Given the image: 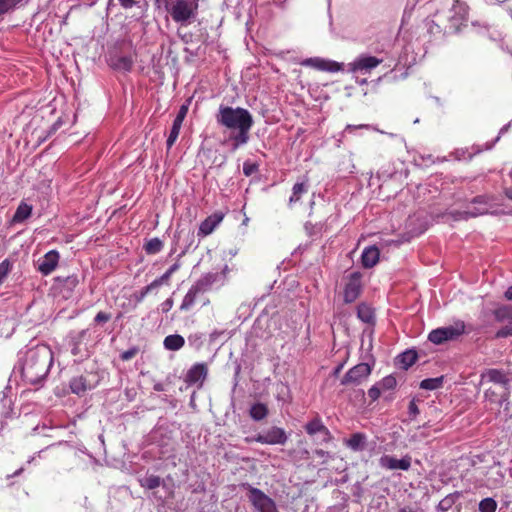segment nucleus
I'll return each mask as SVG.
<instances>
[{
  "instance_id": "1",
  "label": "nucleus",
  "mask_w": 512,
  "mask_h": 512,
  "mask_svg": "<svg viewBox=\"0 0 512 512\" xmlns=\"http://www.w3.org/2000/svg\"><path fill=\"white\" fill-rule=\"evenodd\" d=\"M53 364V352L44 344L28 349L20 358L17 368L22 380L35 389L44 385Z\"/></svg>"
},
{
  "instance_id": "2",
  "label": "nucleus",
  "mask_w": 512,
  "mask_h": 512,
  "mask_svg": "<svg viewBox=\"0 0 512 512\" xmlns=\"http://www.w3.org/2000/svg\"><path fill=\"white\" fill-rule=\"evenodd\" d=\"M216 121L232 132L229 137L232 141V151L248 143L249 131L254 121L247 109L221 105L216 114Z\"/></svg>"
},
{
  "instance_id": "3",
  "label": "nucleus",
  "mask_w": 512,
  "mask_h": 512,
  "mask_svg": "<svg viewBox=\"0 0 512 512\" xmlns=\"http://www.w3.org/2000/svg\"><path fill=\"white\" fill-rule=\"evenodd\" d=\"M441 3L447 9L437 12L438 21L443 22L445 20L447 22V25L444 26L445 32H458L468 20L469 8L467 4L461 0H441Z\"/></svg>"
},
{
  "instance_id": "4",
  "label": "nucleus",
  "mask_w": 512,
  "mask_h": 512,
  "mask_svg": "<svg viewBox=\"0 0 512 512\" xmlns=\"http://www.w3.org/2000/svg\"><path fill=\"white\" fill-rule=\"evenodd\" d=\"M163 3L173 21L181 25L191 24L197 16L198 0H163Z\"/></svg>"
},
{
  "instance_id": "5",
  "label": "nucleus",
  "mask_w": 512,
  "mask_h": 512,
  "mask_svg": "<svg viewBox=\"0 0 512 512\" xmlns=\"http://www.w3.org/2000/svg\"><path fill=\"white\" fill-rule=\"evenodd\" d=\"M465 332V323L456 321L453 325L440 327L432 330L428 335V340L433 344L440 345L447 341L457 339Z\"/></svg>"
},
{
  "instance_id": "6",
  "label": "nucleus",
  "mask_w": 512,
  "mask_h": 512,
  "mask_svg": "<svg viewBox=\"0 0 512 512\" xmlns=\"http://www.w3.org/2000/svg\"><path fill=\"white\" fill-rule=\"evenodd\" d=\"M248 490V500L258 512H278L275 501L262 490L251 486L249 483L242 485Z\"/></svg>"
},
{
  "instance_id": "7",
  "label": "nucleus",
  "mask_w": 512,
  "mask_h": 512,
  "mask_svg": "<svg viewBox=\"0 0 512 512\" xmlns=\"http://www.w3.org/2000/svg\"><path fill=\"white\" fill-rule=\"evenodd\" d=\"M90 340L89 329L81 331H72L67 337L68 346L72 355L86 357L88 356V342Z\"/></svg>"
},
{
  "instance_id": "8",
  "label": "nucleus",
  "mask_w": 512,
  "mask_h": 512,
  "mask_svg": "<svg viewBox=\"0 0 512 512\" xmlns=\"http://www.w3.org/2000/svg\"><path fill=\"white\" fill-rule=\"evenodd\" d=\"M99 384V375L96 372H86L85 374L73 377L70 380L69 387L73 394L84 395L87 391L94 389Z\"/></svg>"
},
{
  "instance_id": "9",
  "label": "nucleus",
  "mask_w": 512,
  "mask_h": 512,
  "mask_svg": "<svg viewBox=\"0 0 512 512\" xmlns=\"http://www.w3.org/2000/svg\"><path fill=\"white\" fill-rule=\"evenodd\" d=\"M372 367L368 363H359L350 368L341 379L342 385L358 386L368 379Z\"/></svg>"
},
{
  "instance_id": "10",
  "label": "nucleus",
  "mask_w": 512,
  "mask_h": 512,
  "mask_svg": "<svg viewBox=\"0 0 512 512\" xmlns=\"http://www.w3.org/2000/svg\"><path fill=\"white\" fill-rule=\"evenodd\" d=\"M256 442L268 445H284L287 442V434L280 427H271L270 429L255 435Z\"/></svg>"
},
{
  "instance_id": "11",
  "label": "nucleus",
  "mask_w": 512,
  "mask_h": 512,
  "mask_svg": "<svg viewBox=\"0 0 512 512\" xmlns=\"http://www.w3.org/2000/svg\"><path fill=\"white\" fill-rule=\"evenodd\" d=\"M379 465L387 470L407 471L411 467V457L409 455H405L401 459H397L390 455H383L379 459Z\"/></svg>"
},
{
  "instance_id": "12",
  "label": "nucleus",
  "mask_w": 512,
  "mask_h": 512,
  "mask_svg": "<svg viewBox=\"0 0 512 512\" xmlns=\"http://www.w3.org/2000/svg\"><path fill=\"white\" fill-rule=\"evenodd\" d=\"M382 62L381 59H378L374 56L362 55L356 58L352 63H350L349 70L351 72H370L372 69L376 68Z\"/></svg>"
},
{
  "instance_id": "13",
  "label": "nucleus",
  "mask_w": 512,
  "mask_h": 512,
  "mask_svg": "<svg viewBox=\"0 0 512 512\" xmlns=\"http://www.w3.org/2000/svg\"><path fill=\"white\" fill-rule=\"evenodd\" d=\"M509 396L510 387H504L503 389L499 387L489 388L484 393V397L488 402L499 407L506 405L505 409H507Z\"/></svg>"
},
{
  "instance_id": "14",
  "label": "nucleus",
  "mask_w": 512,
  "mask_h": 512,
  "mask_svg": "<svg viewBox=\"0 0 512 512\" xmlns=\"http://www.w3.org/2000/svg\"><path fill=\"white\" fill-rule=\"evenodd\" d=\"M302 65L304 66H311L321 71H327V72H338L342 70L343 64L332 61V60H325L319 57L314 58H308L302 62Z\"/></svg>"
},
{
  "instance_id": "15",
  "label": "nucleus",
  "mask_w": 512,
  "mask_h": 512,
  "mask_svg": "<svg viewBox=\"0 0 512 512\" xmlns=\"http://www.w3.org/2000/svg\"><path fill=\"white\" fill-rule=\"evenodd\" d=\"M207 374V365L204 363H196L187 371L185 382L189 385L199 384L201 387L207 377Z\"/></svg>"
},
{
  "instance_id": "16",
  "label": "nucleus",
  "mask_w": 512,
  "mask_h": 512,
  "mask_svg": "<svg viewBox=\"0 0 512 512\" xmlns=\"http://www.w3.org/2000/svg\"><path fill=\"white\" fill-rule=\"evenodd\" d=\"M59 253L56 250L48 251L41 259L38 261V270L43 275H49L52 273L58 265L59 262Z\"/></svg>"
},
{
  "instance_id": "17",
  "label": "nucleus",
  "mask_w": 512,
  "mask_h": 512,
  "mask_svg": "<svg viewBox=\"0 0 512 512\" xmlns=\"http://www.w3.org/2000/svg\"><path fill=\"white\" fill-rule=\"evenodd\" d=\"M223 275L218 272H208L203 274L193 285L198 289L201 294H204L212 289V287L221 281Z\"/></svg>"
},
{
  "instance_id": "18",
  "label": "nucleus",
  "mask_w": 512,
  "mask_h": 512,
  "mask_svg": "<svg viewBox=\"0 0 512 512\" xmlns=\"http://www.w3.org/2000/svg\"><path fill=\"white\" fill-rule=\"evenodd\" d=\"M487 213L488 207L486 198L483 196H478L472 200L471 205H469L467 209L462 212V215L464 219H468L471 217H477Z\"/></svg>"
},
{
  "instance_id": "19",
  "label": "nucleus",
  "mask_w": 512,
  "mask_h": 512,
  "mask_svg": "<svg viewBox=\"0 0 512 512\" xmlns=\"http://www.w3.org/2000/svg\"><path fill=\"white\" fill-rule=\"evenodd\" d=\"M224 214L215 212L203 220L198 229V236L205 237L210 235L216 227L222 222Z\"/></svg>"
},
{
  "instance_id": "20",
  "label": "nucleus",
  "mask_w": 512,
  "mask_h": 512,
  "mask_svg": "<svg viewBox=\"0 0 512 512\" xmlns=\"http://www.w3.org/2000/svg\"><path fill=\"white\" fill-rule=\"evenodd\" d=\"M55 282L57 283L58 287L60 288V291L64 298H69L74 289L79 284V279L77 275H69V276H57L55 278Z\"/></svg>"
},
{
  "instance_id": "21",
  "label": "nucleus",
  "mask_w": 512,
  "mask_h": 512,
  "mask_svg": "<svg viewBox=\"0 0 512 512\" xmlns=\"http://www.w3.org/2000/svg\"><path fill=\"white\" fill-rule=\"evenodd\" d=\"M482 379H487L488 381L493 382L497 385V387L501 389L504 387L511 388V380L502 370L488 369L485 373L482 374Z\"/></svg>"
},
{
  "instance_id": "22",
  "label": "nucleus",
  "mask_w": 512,
  "mask_h": 512,
  "mask_svg": "<svg viewBox=\"0 0 512 512\" xmlns=\"http://www.w3.org/2000/svg\"><path fill=\"white\" fill-rule=\"evenodd\" d=\"M109 65L115 70L131 71L134 58L131 55L114 54L109 57Z\"/></svg>"
},
{
  "instance_id": "23",
  "label": "nucleus",
  "mask_w": 512,
  "mask_h": 512,
  "mask_svg": "<svg viewBox=\"0 0 512 512\" xmlns=\"http://www.w3.org/2000/svg\"><path fill=\"white\" fill-rule=\"evenodd\" d=\"M361 283L360 278L353 275L344 289V301L346 303L354 302L360 295Z\"/></svg>"
},
{
  "instance_id": "24",
  "label": "nucleus",
  "mask_w": 512,
  "mask_h": 512,
  "mask_svg": "<svg viewBox=\"0 0 512 512\" xmlns=\"http://www.w3.org/2000/svg\"><path fill=\"white\" fill-rule=\"evenodd\" d=\"M305 430L309 435L321 434V440L327 442L331 439L330 431L325 427L319 418H315L308 422Z\"/></svg>"
},
{
  "instance_id": "25",
  "label": "nucleus",
  "mask_w": 512,
  "mask_h": 512,
  "mask_svg": "<svg viewBox=\"0 0 512 512\" xmlns=\"http://www.w3.org/2000/svg\"><path fill=\"white\" fill-rule=\"evenodd\" d=\"M380 251L376 246L366 247L361 255V262L364 268H372L379 261Z\"/></svg>"
},
{
  "instance_id": "26",
  "label": "nucleus",
  "mask_w": 512,
  "mask_h": 512,
  "mask_svg": "<svg viewBox=\"0 0 512 512\" xmlns=\"http://www.w3.org/2000/svg\"><path fill=\"white\" fill-rule=\"evenodd\" d=\"M32 211H33L32 205L22 201L18 205V207L12 217L11 223L12 224H21V223L25 222L32 215Z\"/></svg>"
},
{
  "instance_id": "27",
  "label": "nucleus",
  "mask_w": 512,
  "mask_h": 512,
  "mask_svg": "<svg viewBox=\"0 0 512 512\" xmlns=\"http://www.w3.org/2000/svg\"><path fill=\"white\" fill-rule=\"evenodd\" d=\"M346 445L353 451H362L366 448L367 437L364 433H354L346 440Z\"/></svg>"
},
{
  "instance_id": "28",
  "label": "nucleus",
  "mask_w": 512,
  "mask_h": 512,
  "mask_svg": "<svg viewBox=\"0 0 512 512\" xmlns=\"http://www.w3.org/2000/svg\"><path fill=\"white\" fill-rule=\"evenodd\" d=\"M185 344V339L179 334H171L164 338L163 346L168 351H178Z\"/></svg>"
},
{
  "instance_id": "29",
  "label": "nucleus",
  "mask_w": 512,
  "mask_h": 512,
  "mask_svg": "<svg viewBox=\"0 0 512 512\" xmlns=\"http://www.w3.org/2000/svg\"><path fill=\"white\" fill-rule=\"evenodd\" d=\"M418 355L415 350H406L396 358L397 364L404 370L410 368L417 360Z\"/></svg>"
},
{
  "instance_id": "30",
  "label": "nucleus",
  "mask_w": 512,
  "mask_h": 512,
  "mask_svg": "<svg viewBox=\"0 0 512 512\" xmlns=\"http://www.w3.org/2000/svg\"><path fill=\"white\" fill-rule=\"evenodd\" d=\"M199 295H201V293L194 285H192L182 300L180 310L189 311L195 304V301Z\"/></svg>"
},
{
  "instance_id": "31",
  "label": "nucleus",
  "mask_w": 512,
  "mask_h": 512,
  "mask_svg": "<svg viewBox=\"0 0 512 512\" xmlns=\"http://www.w3.org/2000/svg\"><path fill=\"white\" fill-rule=\"evenodd\" d=\"M249 415L254 421H261L268 415V407L264 403H255L249 410Z\"/></svg>"
},
{
  "instance_id": "32",
  "label": "nucleus",
  "mask_w": 512,
  "mask_h": 512,
  "mask_svg": "<svg viewBox=\"0 0 512 512\" xmlns=\"http://www.w3.org/2000/svg\"><path fill=\"white\" fill-rule=\"evenodd\" d=\"M357 316L364 323L373 322L375 317L373 309L365 303H361L358 305Z\"/></svg>"
},
{
  "instance_id": "33",
  "label": "nucleus",
  "mask_w": 512,
  "mask_h": 512,
  "mask_svg": "<svg viewBox=\"0 0 512 512\" xmlns=\"http://www.w3.org/2000/svg\"><path fill=\"white\" fill-rule=\"evenodd\" d=\"M163 246H164L163 241L157 237H154V238L149 239L144 244L143 248H144L146 254L155 255L163 249Z\"/></svg>"
},
{
  "instance_id": "34",
  "label": "nucleus",
  "mask_w": 512,
  "mask_h": 512,
  "mask_svg": "<svg viewBox=\"0 0 512 512\" xmlns=\"http://www.w3.org/2000/svg\"><path fill=\"white\" fill-rule=\"evenodd\" d=\"M24 0H0V18L13 12Z\"/></svg>"
},
{
  "instance_id": "35",
  "label": "nucleus",
  "mask_w": 512,
  "mask_h": 512,
  "mask_svg": "<svg viewBox=\"0 0 512 512\" xmlns=\"http://www.w3.org/2000/svg\"><path fill=\"white\" fill-rule=\"evenodd\" d=\"M496 321L505 323L512 320V307L505 305L497 308L494 312Z\"/></svg>"
},
{
  "instance_id": "36",
  "label": "nucleus",
  "mask_w": 512,
  "mask_h": 512,
  "mask_svg": "<svg viewBox=\"0 0 512 512\" xmlns=\"http://www.w3.org/2000/svg\"><path fill=\"white\" fill-rule=\"evenodd\" d=\"M443 376L435 377V378H427L420 382V388L424 390H436L442 387L443 385Z\"/></svg>"
},
{
  "instance_id": "37",
  "label": "nucleus",
  "mask_w": 512,
  "mask_h": 512,
  "mask_svg": "<svg viewBox=\"0 0 512 512\" xmlns=\"http://www.w3.org/2000/svg\"><path fill=\"white\" fill-rule=\"evenodd\" d=\"M159 287L160 285L156 280L152 281L149 285L143 287L139 292L135 293V300L138 303L142 302L149 293L153 292Z\"/></svg>"
},
{
  "instance_id": "38",
  "label": "nucleus",
  "mask_w": 512,
  "mask_h": 512,
  "mask_svg": "<svg viewBox=\"0 0 512 512\" xmlns=\"http://www.w3.org/2000/svg\"><path fill=\"white\" fill-rule=\"evenodd\" d=\"M307 192V186L304 183H296L292 188V195L289 203L293 204L300 200L301 196Z\"/></svg>"
},
{
  "instance_id": "39",
  "label": "nucleus",
  "mask_w": 512,
  "mask_h": 512,
  "mask_svg": "<svg viewBox=\"0 0 512 512\" xmlns=\"http://www.w3.org/2000/svg\"><path fill=\"white\" fill-rule=\"evenodd\" d=\"M179 268L180 264L176 262L164 274H162L159 278L155 280L158 282L160 286L168 285L172 274L175 273Z\"/></svg>"
},
{
  "instance_id": "40",
  "label": "nucleus",
  "mask_w": 512,
  "mask_h": 512,
  "mask_svg": "<svg viewBox=\"0 0 512 512\" xmlns=\"http://www.w3.org/2000/svg\"><path fill=\"white\" fill-rule=\"evenodd\" d=\"M161 484V478L156 475H149L141 480V486L146 489H155Z\"/></svg>"
},
{
  "instance_id": "41",
  "label": "nucleus",
  "mask_w": 512,
  "mask_h": 512,
  "mask_svg": "<svg viewBox=\"0 0 512 512\" xmlns=\"http://www.w3.org/2000/svg\"><path fill=\"white\" fill-rule=\"evenodd\" d=\"M13 268V262L10 259H4L0 263V285L5 281L8 274L11 272Z\"/></svg>"
},
{
  "instance_id": "42",
  "label": "nucleus",
  "mask_w": 512,
  "mask_h": 512,
  "mask_svg": "<svg viewBox=\"0 0 512 512\" xmlns=\"http://www.w3.org/2000/svg\"><path fill=\"white\" fill-rule=\"evenodd\" d=\"M497 508V503L493 498H485L479 503V511L480 512H495Z\"/></svg>"
},
{
  "instance_id": "43",
  "label": "nucleus",
  "mask_w": 512,
  "mask_h": 512,
  "mask_svg": "<svg viewBox=\"0 0 512 512\" xmlns=\"http://www.w3.org/2000/svg\"><path fill=\"white\" fill-rule=\"evenodd\" d=\"M181 126L177 124H172V128L170 130L169 136L166 141L167 148L170 149L174 143L176 142L179 133H180Z\"/></svg>"
},
{
  "instance_id": "44",
  "label": "nucleus",
  "mask_w": 512,
  "mask_h": 512,
  "mask_svg": "<svg viewBox=\"0 0 512 512\" xmlns=\"http://www.w3.org/2000/svg\"><path fill=\"white\" fill-rule=\"evenodd\" d=\"M378 384L382 390H393L397 385V381L393 375H388L379 381Z\"/></svg>"
},
{
  "instance_id": "45",
  "label": "nucleus",
  "mask_w": 512,
  "mask_h": 512,
  "mask_svg": "<svg viewBox=\"0 0 512 512\" xmlns=\"http://www.w3.org/2000/svg\"><path fill=\"white\" fill-rule=\"evenodd\" d=\"M506 324L497 331L496 336L498 338H504L512 336V320L505 322Z\"/></svg>"
},
{
  "instance_id": "46",
  "label": "nucleus",
  "mask_w": 512,
  "mask_h": 512,
  "mask_svg": "<svg viewBox=\"0 0 512 512\" xmlns=\"http://www.w3.org/2000/svg\"><path fill=\"white\" fill-rule=\"evenodd\" d=\"M441 22H435L434 20H427L426 27L431 34H439L442 32Z\"/></svg>"
},
{
  "instance_id": "47",
  "label": "nucleus",
  "mask_w": 512,
  "mask_h": 512,
  "mask_svg": "<svg viewBox=\"0 0 512 512\" xmlns=\"http://www.w3.org/2000/svg\"><path fill=\"white\" fill-rule=\"evenodd\" d=\"M187 112H188V107L186 105H182L180 107L175 119L173 120V123L182 126V123L187 115Z\"/></svg>"
},
{
  "instance_id": "48",
  "label": "nucleus",
  "mask_w": 512,
  "mask_h": 512,
  "mask_svg": "<svg viewBox=\"0 0 512 512\" xmlns=\"http://www.w3.org/2000/svg\"><path fill=\"white\" fill-rule=\"evenodd\" d=\"M453 503H454V498H453V496L449 495L439 502L438 509L441 511H447L451 508Z\"/></svg>"
},
{
  "instance_id": "49",
  "label": "nucleus",
  "mask_w": 512,
  "mask_h": 512,
  "mask_svg": "<svg viewBox=\"0 0 512 512\" xmlns=\"http://www.w3.org/2000/svg\"><path fill=\"white\" fill-rule=\"evenodd\" d=\"M356 129H373V130H376L380 133H383V131L373 127L372 125H369V124H360V125H351V124H348L346 127H345V130L344 132H352Z\"/></svg>"
},
{
  "instance_id": "50",
  "label": "nucleus",
  "mask_w": 512,
  "mask_h": 512,
  "mask_svg": "<svg viewBox=\"0 0 512 512\" xmlns=\"http://www.w3.org/2000/svg\"><path fill=\"white\" fill-rule=\"evenodd\" d=\"M381 391H382V388L380 387V385L378 383H376L368 390V396L370 397V399L372 401H376L380 397Z\"/></svg>"
},
{
  "instance_id": "51",
  "label": "nucleus",
  "mask_w": 512,
  "mask_h": 512,
  "mask_svg": "<svg viewBox=\"0 0 512 512\" xmlns=\"http://www.w3.org/2000/svg\"><path fill=\"white\" fill-rule=\"evenodd\" d=\"M138 351L139 349L137 347H131L130 349L122 352L120 358L123 361H129L137 355Z\"/></svg>"
},
{
  "instance_id": "52",
  "label": "nucleus",
  "mask_w": 512,
  "mask_h": 512,
  "mask_svg": "<svg viewBox=\"0 0 512 512\" xmlns=\"http://www.w3.org/2000/svg\"><path fill=\"white\" fill-rule=\"evenodd\" d=\"M258 170V166L255 163H251L249 161L244 162L243 164V173L246 176H251Z\"/></svg>"
},
{
  "instance_id": "53",
  "label": "nucleus",
  "mask_w": 512,
  "mask_h": 512,
  "mask_svg": "<svg viewBox=\"0 0 512 512\" xmlns=\"http://www.w3.org/2000/svg\"><path fill=\"white\" fill-rule=\"evenodd\" d=\"M408 413H409V416L410 418L413 420L417 417V415H419L420 411H419V408L416 404V400L415 399H412L409 403V406H408Z\"/></svg>"
},
{
  "instance_id": "54",
  "label": "nucleus",
  "mask_w": 512,
  "mask_h": 512,
  "mask_svg": "<svg viewBox=\"0 0 512 512\" xmlns=\"http://www.w3.org/2000/svg\"><path fill=\"white\" fill-rule=\"evenodd\" d=\"M110 319H111V314L110 313H106V312L100 311V312H98L96 314V316L94 318V322L98 323V324H101V323L108 322Z\"/></svg>"
},
{
  "instance_id": "55",
  "label": "nucleus",
  "mask_w": 512,
  "mask_h": 512,
  "mask_svg": "<svg viewBox=\"0 0 512 512\" xmlns=\"http://www.w3.org/2000/svg\"><path fill=\"white\" fill-rule=\"evenodd\" d=\"M173 299L172 298H168L166 299L161 305V310L163 313H167L171 310V308L173 307Z\"/></svg>"
},
{
  "instance_id": "56",
  "label": "nucleus",
  "mask_w": 512,
  "mask_h": 512,
  "mask_svg": "<svg viewBox=\"0 0 512 512\" xmlns=\"http://www.w3.org/2000/svg\"><path fill=\"white\" fill-rule=\"evenodd\" d=\"M124 9L132 8L136 4V0H118Z\"/></svg>"
},
{
  "instance_id": "57",
  "label": "nucleus",
  "mask_w": 512,
  "mask_h": 512,
  "mask_svg": "<svg viewBox=\"0 0 512 512\" xmlns=\"http://www.w3.org/2000/svg\"><path fill=\"white\" fill-rule=\"evenodd\" d=\"M200 340H201V337H200L199 335H197V334H195V335H190V336L188 337V341H189V343H190L191 345H196V344H198V342H200Z\"/></svg>"
},
{
  "instance_id": "58",
  "label": "nucleus",
  "mask_w": 512,
  "mask_h": 512,
  "mask_svg": "<svg viewBox=\"0 0 512 512\" xmlns=\"http://www.w3.org/2000/svg\"><path fill=\"white\" fill-rule=\"evenodd\" d=\"M315 454L318 456V457H321V458H325V457H329V453L322 450V449H317L315 450Z\"/></svg>"
},
{
  "instance_id": "59",
  "label": "nucleus",
  "mask_w": 512,
  "mask_h": 512,
  "mask_svg": "<svg viewBox=\"0 0 512 512\" xmlns=\"http://www.w3.org/2000/svg\"><path fill=\"white\" fill-rule=\"evenodd\" d=\"M398 512H420V511L413 509L412 507H404V508H401Z\"/></svg>"
},
{
  "instance_id": "60",
  "label": "nucleus",
  "mask_w": 512,
  "mask_h": 512,
  "mask_svg": "<svg viewBox=\"0 0 512 512\" xmlns=\"http://www.w3.org/2000/svg\"><path fill=\"white\" fill-rule=\"evenodd\" d=\"M504 194L508 199L512 200V188H506Z\"/></svg>"
},
{
  "instance_id": "61",
  "label": "nucleus",
  "mask_w": 512,
  "mask_h": 512,
  "mask_svg": "<svg viewBox=\"0 0 512 512\" xmlns=\"http://www.w3.org/2000/svg\"><path fill=\"white\" fill-rule=\"evenodd\" d=\"M505 297L508 299V300H512V286H510L507 291L505 292Z\"/></svg>"
},
{
  "instance_id": "62",
  "label": "nucleus",
  "mask_w": 512,
  "mask_h": 512,
  "mask_svg": "<svg viewBox=\"0 0 512 512\" xmlns=\"http://www.w3.org/2000/svg\"><path fill=\"white\" fill-rule=\"evenodd\" d=\"M245 442H246V443L256 442L255 436H252V437H246V438H245Z\"/></svg>"
},
{
  "instance_id": "63",
  "label": "nucleus",
  "mask_w": 512,
  "mask_h": 512,
  "mask_svg": "<svg viewBox=\"0 0 512 512\" xmlns=\"http://www.w3.org/2000/svg\"><path fill=\"white\" fill-rule=\"evenodd\" d=\"M342 367H343V365H342V364H340L339 366H337V367L335 368V370H334V375H338V374H339V372L341 371Z\"/></svg>"
},
{
  "instance_id": "64",
  "label": "nucleus",
  "mask_w": 512,
  "mask_h": 512,
  "mask_svg": "<svg viewBox=\"0 0 512 512\" xmlns=\"http://www.w3.org/2000/svg\"><path fill=\"white\" fill-rule=\"evenodd\" d=\"M497 474H498V475H499V477H500V479H499L498 483H499V484H501V483H502V481H503L504 476H503V474H502L500 471H497Z\"/></svg>"
}]
</instances>
